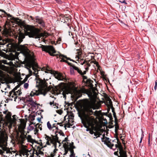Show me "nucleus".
Instances as JSON below:
<instances>
[{
    "mask_svg": "<svg viewBox=\"0 0 157 157\" xmlns=\"http://www.w3.org/2000/svg\"><path fill=\"white\" fill-rule=\"evenodd\" d=\"M95 104V103H92L88 100L86 99L84 101L83 105L84 113L82 115L80 114L78 115L83 126L86 128V131H87L90 130L88 126H92L94 124V118L92 115H95V114H97L96 113L98 112V111H96L94 113L92 109V108L93 109L98 108V106L95 107L94 106Z\"/></svg>",
    "mask_w": 157,
    "mask_h": 157,
    "instance_id": "obj_1",
    "label": "nucleus"
},
{
    "mask_svg": "<svg viewBox=\"0 0 157 157\" xmlns=\"http://www.w3.org/2000/svg\"><path fill=\"white\" fill-rule=\"evenodd\" d=\"M26 31L25 33L29 37L39 38L41 37L46 38L48 34L46 33H40V29L28 25L26 28Z\"/></svg>",
    "mask_w": 157,
    "mask_h": 157,
    "instance_id": "obj_2",
    "label": "nucleus"
},
{
    "mask_svg": "<svg viewBox=\"0 0 157 157\" xmlns=\"http://www.w3.org/2000/svg\"><path fill=\"white\" fill-rule=\"evenodd\" d=\"M35 79L36 80V86L40 90L41 93L45 95L50 90L48 86V84L45 79L42 80L38 77H36Z\"/></svg>",
    "mask_w": 157,
    "mask_h": 157,
    "instance_id": "obj_3",
    "label": "nucleus"
},
{
    "mask_svg": "<svg viewBox=\"0 0 157 157\" xmlns=\"http://www.w3.org/2000/svg\"><path fill=\"white\" fill-rule=\"evenodd\" d=\"M25 34L24 33L20 32L16 36V39L18 40L17 43L18 45L17 46L18 50L23 52H26L28 50L27 47L24 45L20 44L23 41V39L25 38Z\"/></svg>",
    "mask_w": 157,
    "mask_h": 157,
    "instance_id": "obj_4",
    "label": "nucleus"
},
{
    "mask_svg": "<svg viewBox=\"0 0 157 157\" xmlns=\"http://www.w3.org/2000/svg\"><path fill=\"white\" fill-rule=\"evenodd\" d=\"M40 47L42 48L43 51L48 53L50 56H56L54 54L56 53V51L52 46L42 45Z\"/></svg>",
    "mask_w": 157,
    "mask_h": 157,
    "instance_id": "obj_5",
    "label": "nucleus"
},
{
    "mask_svg": "<svg viewBox=\"0 0 157 157\" xmlns=\"http://www.w3.org/2000/svg\"><path fill=\"white\" fill-rule=\"evenodd\" d=\"M101 141L104 142L105 144L107 145L111 149H113V147L114 146V145L111 143V140L109 138L105 136V135H103V137L101 138Z\"/></svg>",
    "mask_w": 157,
    "mask_h": 157,
    "instance_id": "obj_6",
    "label": "nucleus"
},
{
    "mask_svg": "<svg viewBox=\"0 0 157 157\" xmlns=\"http://www.w3.org/2000/svg\"><path fill=\"white\" fill-rule=\"evenodd\" d=\"M34 153L35 151L31 150L30 151H29L26 149H24L23 151V155H26L27 157H28V155H29V153L31 154L29 157H33L34 156Z\"/></svg>",
    "mask_w": 157,
    "mask_h": 157,
    "instance_id": "obj_7",
    "label": "nucleus"
},
{
    "mask_svg": "<svg viewBox=\"0 0 157 157\" xmlns=\"http://www.w3.org/2000/svg\"><path fill=\"white\" fill-rule=\"evenodd\" d=\"M34 21L38 23L42 27H44L45 26L44 22L43 19L38 16L36 17L35 20Z\"/></svg>",
    "mask_w": 157,
    "mask_h": 157,
    "instance_id": "obj_8",
    "label": "nucleus"
},
{
    "mask_svg": "<svg viewBox=\"0 0 157 157\" xmlns=\"http://www.w3.org/2000/svg\"><path fill=\"white\" fill-rule=\"evenodd\" d=\"M44 136H45V139L47 140V141L46 142V144L48 145H50L51 143H53L52 137V138L46 134H45Z\"/></svg>",
    "mask_w": 157,
    "mask_h": 157,
    "instance_id": "obj_9",
    "label": "nucleus"
},
{
    "mask_svg": "<svg viewBox=\"0 0 157 157\" xmlns=\"http://www.w3.org/2000/svg\"><path fill=\"white\" fill-rule=\"evenodd\" d=\"M55 78L59 80H63L64 79V77L62 76L60 73L57 72H55L54 74Z\"/></svg>",
    "mask_w": 157,
    "mask_h": 157,
    "instance_id": "obj_10",
    "label": "nucleus"
},
{
    "mask_svg": "<svg viewBox=\"0 0 157 157\" xmlns=\"http://www.w3.org/2000/svg\"><path fill=\"white\" fill-rule=\"evenodd\" d=\"M65 143L63 145V147L64 149V151H63V155H66L68 153L69 150L70 148L69 147V145H68V143Z\"/></svg>",
    "mask_w": 157,
    "mask_h": 157,
    "instance_id": "obj_11",
    "label": "nucleus"
},
{
    "mask_svg": "<svg viewBox=\"0 0 157 157\" xmlns=\"http://www.w3.org/2000/svg\"><path fill=\"white\" fill-rule=\"evenodd\" d=\"M93 81L90 79H88L86 80V82H85L86 85L89 87L92 88L93 87L94 85L92 84Z\"/></svg>",
    "mask_w": 157,
    "mask_h": 157,
    "instance_id": "obj_12",
    "label": "nucleus"
},
{
    "mask_svg": "<svg viewBox=\"0 0 157 157\" xmlns=\"http://www.w3.org/2000/svg\"><path fill=\"white\" fill-rule=\"evenodd\" d=\"M57 132V131L55 132V136L52 135V138L53 139V143H54V142L59 143V138L57 136V134H56V133Z\"/></svg>",
    "mask_w": 157,
    "mask_h": 157,
    "instance_id": "obj_13",
    "label": "nucleus"
},
{
    "mask_svg": "<svg viewBox=\"0 0 157 157\" xmlns=\"http://www.w3.org/2000/svg\"><path fill=\"white\" fill-rule=\"evenodd\" d=\"M117 144H116L115 145V147L118 148L119 151V152H120L121 151H123V148L122 146L121 145V143L120 142H119V143H117Z\"/></svg>",
    "mask_w": 157,
    "mask_h": 157,
    "instance_id": "obj_14",
    "label": "nucleus"
},
{
    "mask_svg": "<svg viewBox=\"0 0 157 157\" xmlns=\"http://www.w3.org/2000/svg\"><path fill=\"white\" fill-rule=\"evenodd\" d=\"M120 155L118 157H127L126 152L124 150L119 152Z\"/></svg>",
    "mask_w": 157,
    "mask_h": 157,
    "instance_id": "obj_15",
    "label": "nucleus"
},
{
    "mask_svg": "<svg viewBox=\"0 0 157 157\" xmlns=\"http://www.w3.org/2000/svg\"><path fill=\"white\" fill-rule=\"evenodd\" d=\"M90 133L91 134H94V136H98V137H100V135H101V134L98 132H94L92 130H90Z\"/></svg>",
    "mask_w": 157,
    "mask_h": 157,
    "instance_id": "obj_16",
    "label": "nucleus"
},
{
    "mask_svg": "<svg viewBox=\"0 0 157 157\" xmlns=\"http://www.w3.org/2000/svg\"><path fill=\"white\" fill-rule=\"evenodd\" d=\"M112 111L113 113V117L115 119V122H116L117 121V116H116V114L115 112L114 108L112 106V107L111 108Z\"/></svg>",
    "mask_w": 157,
    "mask_h": 157,
    "instance_id": "obj_17",
    "label": "nucleus"
},
{
    "mask_svg": "<svg viewBox=\"0 0 157 157\" xmlns=\"http://www.w3.org/2000/svg\"><path fill=\"white\" fill-rule=\"evenodd\" d=\"M72 67L73 68L74 70H75L77 71L78 73H79V74H82V71L81 70H80L78 67L75 66L74 65L72 66Z\"/></svg>",
    "mask_w": 157,
    "mask_h": 157,
    "instance_id": "obj_18",
    "label": "nucleus"
},
{
    "mask_svg": "<svg viewBox=\"0 0 157 157\" xmlns=\"http://www.w3.org/2000/svg\"><path fill=\"white\" fill-rule=\"evenodd\" d=\"M69 93V91L67 89H65V90L63 91L62 94L63 95V97L66 98V94H68Z\"/></svg>",
    "mask_w": 157,
    "mask_h": 157,
    "instance_id": "obj_19",
    "label": "nucleus"
},
{
    "mask_svg": "<svg viewBox=\"0 0 157 157\" xmlns=\"http://www.w3.org/2000/svg\"><path fill=\"white\" fill-rule=\"evenodd\" d=\"M43 148V147H40V146H38L37 147V150H38L39 155H43L44 154L43 152L41 151V150Z\"/></svg>",
    "mask_w": 157,
    "mask_h": 157,
    "instance_id": "obj_20",
    "label": "nucleus"
},
{
    "mask_svg": "<svg viewBox=\"0 0 157 157\" xmlns=\"http://www.w3.org/2000/svg\"><path fill=\"white\" fill-rule=\"evenodd\" d=\"M20 86V85H18L17 86H16L10 92V96L11 95V94H12L13 93V92L16 91L18 88Z\"/></svg>",
    "mask_w": 157,
    "mask_h": 157,
    "instance_id": "obj_21",
    "label": "nucleus"
},
{
    "mask_svg": "<svg viewBox=\"0 0 157 157\" xmlns=\"http://www.w3.org/2000/svg\"><path fill=\"white\" fill-rule=\"evenodd\" d=\"M13 95H15V96L17 95H19L21 94V91H20L19 90H18V91H15L13 92Z\"/></svg>",
    "mask_w": 157,
    "mask_h": 157,
    "instance_id": "obj_22",
    "label": "nucleus"
},
{
    "mask_svg": "<svg viewBox=\"0 0 157 157\" xmlns=\"http://www.w3.org/2000/svg\"><path fill=\"white\" fill-rule=\"evenodd\" d=\"M27 139H28V141L29 142H32V141H34V140H33L31 136L30 135H28L27 136Z\"/></svg>",
    "mask_w": 157,
    "mask_h": 157,
    "instance_id": "obj_23",
    "label": "nucleus"
},
{
    "mask_svg": "<svg viewBox=\"0 0 157 157\" xmlns=\"http://www.w3.org/2000/svg\"><path fill=\"white\" fill-rule=\"evenodd\" d=\"M6 116L7 117L8 119L10 121H12V119L11 117V114L10 113H8L7 114Z\"/></svg>",
    "mask_w": 157,
    "mask_h": 157,
    "instance_id": "obj_24",
    "label": "nucleus"
},
{
    "mask_svg": "<svg viewBox=\"0 0 157 157\" xmlns=\"http://www.w3.org/2000/svg\"><path fill=\"white\" fill-rule=\"evenodd\" d=\"M107 102L109 103L110 106H112V102L111 100L109 98L107 99Z\"/></svg>",
    "mask_w": 157,
    "mask_h": 157,
    "instance_id": "obj_25",
    "label": "nucleus"
},
{
    "mask_svg": "<svg viewBox=\"0 0 157 157\" xmlns=\"http://www.w3.org/2000/svg\"><path fill=\"white\" fill-rule=\"evenodd\" d=\"M117 121L116 122H115V131L116 133L117 132V131L119 129V127L117 124Z\"/></svg>",
    "mask_w": 157,
    "mask_h": 157,
    "instance_id": "obj_26",
    "label": "nucleus"
},
{
    "mask_svg": "<svg viewBox=\"0 0 157 157\" xmlns=\"http://www.w3.org/2000/svg\"><path fill=\"white\" fill-rule=\"evenodd\" d=\"M29 104L34 107H36V106L38 105L36 102L33 101L31 103H30Z\"/></svg>",
    "mask_w": 157,
    "mask_h": 157,
    "instance_id": "obj_27",
    "label": "nucleus"
},
{
    "mask_svg": "<svg viewBox=\"0 0 157 157\" xmlns=\"http://www.w3.org/2000/svg\"><path fill=\"white\" fill-rule=\"evenodd\" d=\"M62 55L61 54H60L59 55V56L60 58L61 59V60L60 61V62H66V60H65L64 59H65L64 57H63V56H62L61 57H61V56Z\"/></svg>",
    "mask_w": 157,
    "mask_h": 157,
    "instance_id": "obj_28",
    "label": "nucleus"
},
{
    "mask_svg": "<svg viewBox=\"0 0 157 157\" xmlns=\"http://www.w3.org/2000/svg\"><path fill=\"white\" fill-rule=\"evenodd\" d=\"M76 50L78 51L77 54V55L79 57H81L82 56V52L81 51H80L78 49H77Z\"/></svg>",
    "mask_w": 157,
    "mask_h": 157,
    "instance_id": "obj_29",
    "label": "nucleus"
},
{
    "mask_svg": "<svg viewBox=\"0 0 157 157\" xmlns=\"http://www.w3.org/2000/svg\"><path fill=\"white\" fill-rule=\"evenodd\" d=\"M47 126L49 130H51L52 129V127L49 121H48L47 123Z\"/></svg>",
    "mask_w": 157,
    "mask_h": 157,
    "instance_id": "obj_30",
    "label": "nucleus"
},
{
    "mask_svg": "<svg viewBox=\"0 0 157 157\" xmlns=\"http://www.w3.org/2000/svg\"><path fill=\"white\" fill-rule=\"evenodd\" d=\"M74 143L73 142H72L70 144V146L69 147L70 149H74L75 148V147L73 145Z\"/></svg>",
    "mask_w": 157,
    "mask_h": 157,
    "instance_id": "obj_31",
    "label": "nucleus"
},
{
    "mask_svg": "<svg viewBox=\"0 0 157 157\" xmlns=\"http://www.w3.org/2000/svg\"><path fill=\"white\" fill-rule=\"evenodd\" d=\"M70 73L71 75H74L75 73L74 70L73 68L72 67L70 68Z\"/></svg>",
    "mask_w": 157,
    "mask_h": 157,
    "instance_id": "obj_32",
    "label": "nucleus"
},
{
    "mask_svg": "<svg viewBox=\"0 0 157 157\" xmlns=\"http://www.w3.org/2000/svg\"><path fill=\"white\" fill-rule=\"evenodd\" d=\"M82 78L83 79V81L85 82H86V80H88L87 79V77L86 76H84L82 75Z\"/></svg>",
    "mask_w": 157,
    "mask_h": 157,
    "instance_id": "obj_33",
    "label": "nucleus"
},
{
    "mask_svg": "<svg viewBox=\"0 0 157 157\" xmlns=\"http://www.w3.org/2000/svg\"><path fill=\"white\" fill-rule=\"evenodd\" d=\"M58 133L60 134V135L62 136H64L65 135L64 133L62 132V131L61 130H59Z\"/></svg>",
    "mask_w": 157,
    "mask_h": 157,
    "instance_id": "obj_34",
    "label": "nucleus"
},
{
    "mask_svg": "<svg viewBox=\"0 0 157 157\" xmlns=\"http://www.w3.org/2000/svg\"><path fill=\"white\" fill-rule=\"evenodd\" d=\"M28 78V76H26L23 81V83H25L27 81Z\"/></svg>",
    "mask_w": 157,
    "mask_h": 157,
    "instance_id": "obj_35",
    "label": "nucleus"
},
{
    "mask_svg": "<svg viewBox=\"0 0 157 157\" xmlns=\"http://www.w3.org/2000/svg\"><path fill=\"white\" fill-rule=\"evenodd\" d=\"M65 17L64 16V15L63 14H61L59 17L58 18V19L59 20L60 19V20H61V18H64Z\"/></svg>",
    "mask_w": 157,
    "mask_h": 157,
    "instance_id": "obj_36",
    "label": "nucleus"
},
{
    "mask_svg": "<svg viewBox=\"0 0 157 157\" xmlns=\"http://www.w3.org/2000/svg\"><path fill=\"white\" fill-rule=\"evenodd\" d=\"M25 126H26V124H21V128L22 129H24L25 128Z\"/></svg>",
    "mask_w": 157,
    "mask_h": 157,
    "instance_id": "obj_37",
    "label": "nucleus"
},
{
    "mask_svg": "<svg viewBox=\"0 0 157 157\" xmlns=\"http://www.w3.org/2000/svg\"><path fill=\"white\" fill-rule=\"evenodd\" d=\"M28 86L29 84L27 83H25L24 85V87L25 89L28 88Z\"/></svg>",
    "mask_w": 157,
    "mask_h": 157,
    "instance_id": "obj_38",
    "label": "nucleus"
},
{
    "mask_svg": "<svg viewBox=\"0 0 157 157\" xmlns=\"http://www.w3.org/2000/svg\"><path fill=\"white\" fill-rule=\"evenodd\" d=\"M119 2L121 3H124L125 5L127 4V3L126 2L125 0H124L123 1L119 0Z\"/></svg>",
    "mask_w": 157,
    "mask_h": 157,
    "instance_id": "obj_39",
    "label": "nucleus"
},
{
    "mask_svg": "<svg viewBox=\"0 0 157 157\" xmlns=\"http://www.w3.org/2000/svg\"><path fill=\"white\" fill-rule=\"evenodd\" d=\"M16 116L15 115H13V120H12V121H10L11 122H14V121H16Z\"/></svg>",
    "mask_w": 157,
    "mask_h": 157,
    "instance_id": "obj_40",
    "label": "nucleus"
},
{
    "mask_svg": "<svg viewBox=\"0 0 157 157\" xmlns=\"http://www.w3.org/2000/svg\"><path fill=\"white\" fill-rule=\"evenodd\" d=\"M157 81L156 80L155 81V86H154V89L155 90V91L156 90V89H157Z\"/></svg>",
    "mask_w": 157,
    "mask_h": 157,
    "instance_id": "obj_41",
    "label": "nucleus"
},
{
    "mask_svg": "<svg viewBox=\"0 0 157 157\" xmlns=\"http://www.w3.org/2000/svg\"><path fill=\"white\" fill-rule=\"evenodd\" d=\"M62 56L64 57V58H65V59H67V60H70H70H71V59L70 58H68V57H67L66 56H64V55H62L60 57H62Z\"/></svg>",
    "mask_w": 157,
    "mask_h": 157,
    "instance_id": "obj_42",
    "label": "nucleus"
},
{
    "mask_svg": "<svg viewBox=\"0 0 157 157\" xmlns=\"http://www.w3.org/2000/svg\"><path fill=\"white\" fill-rule=\"evenodd\" d=\"M65 63H67V64L69 65L71 67H72V66L74 65L72 64L71 63H69V62H68V61H66Z\"/></svg>",
    "mask_w": 157,
    "mask_h": 157,
    "instance_id": "obj_43",
    "label": "nucleus"
},
{
    "mask_svg": "<svg viewBox=\"0 0 157 157\" xmlns=\"http://www.w3.org/2000/svg\"><path fill=\"white\" fill-rule=\"evenodd\" d=\"M141 136H141V139H140V143H141L142 141V138H143V137L144 136V134H143V132L142 133Z\"/></svg>",
    "mask_w": 157,
    "mask_h": 157,
    "instance_id": "obj_44",
    "label": "nucleus"
},
{
    "mask_svg": "<svg viewBox=\"0 0 157 157\" xmlns=\"http://www.w3.org/2000/svg\"><path fill=\"white\" fill-rule=\"evenodd\" d=\"M75 59H77L76 60H77L78 61V59H80V58L78 56H77L76 55L75 56Z\"/></svg>",
    "mask_w": 157,
    "mask_h": 157,
    "instance_id": "obj_45",
    "label": "nucleus"
},
{
    "mask_svg": "<svg viewBox=\"0 0 157 157\" xmlns=\"http://www.w3.org/2000/svg\"><path fill=\"white\" fill-rule=\"evenodd\" d=\"M87 67L86 68V70H87L88 69L89 67L90 66V63H87Z\"/></svg>",
    "mask_w": 157,
    "mask_h": 157,
    "instance_id": "obj_46",
    "label": "nucleus"
},
{
    "mask_svg": "<svg viewBox=\"0 0 157 157\" xmlns=\"http://www.w3.org/2000/svg\"><path fill=\"white\" fill-rule=\"evenodd\" d=\"M34 151H35H35L36 152V155H37V156H39V153H38V150H37V149L36 150H34Z\"/></svg>",
    "mask_w": 157,
    "mask_h": 157,
    "instance_id": "obj_47",
    "label": "nucleus"
},
{
    "mask_svg": "<svg viewBox=\"0 0 157 157\" xmlns=\"http://www.w3.org/2000/svg\"><path fill=\"white\" fill-rule=\"evenodd\" d=\"M57 113L60 114H61L62 113V111L61 110H58Z\"/></svg>",
    "mask_w": 157,
    "mask_h": 157,
    "instance_id": "obj_48",
    "label": "nucleus"
},
{
    "mask_svg": "<svg viewBox=\"0 0 157 157\" xmlns=\"http://www.w3.org/2000/svg\"><path fill=\"white\" fill-rule=\"evenodd\" d=\"M9 15L10 16V17H11V19H13L14 21H16V20L15 19V18H14L13 17H12L11 15H10V14H9Z\"/></svg>",
    "mask_w": 157,
    "mask_h": 157,
    "instance_id": "obj_49",
    "label": "nucleus"
},
{
    "mask_svg": "<svg viewBox=\"0 0 157 157\" xmlns=\"http://www.w3.org/2000/svg\"><path fill=\"white\" fill-rule=\"evenodd\" d=\"M33 101V100L32 98H29L28 100V101L30 103H31Z\"/></svg>",
    "mask_w": 157,
    "mask_h": 157,
    "instance_id": "obj_50",
    "label": "nucleus"
},
{
    "mask_svg": "<svg viewBox=\"0 0 157 157\" xmlns=\"http://www.w3.org/2000/svg\"><path fill=\"white\" fill-rule=\"evenodd\" d=\"M95 62V64L96 65V66L98 67H99V65L98 63V62H97V61L96 62Z\"/></svg>",
    "mask_w": 157,
    "mask_h": 157,
    "instance_id": "obj_51",
    "label": "nucleus"
},
{
    "mask_svg": "<svg viewBox=\"0 0 157 157\" xmlns=\"http://www.w3.org/2000/svg\"><path fill=\"white\" fill-rule=\"evenodd\" d=\"M86 71H84L83 72L82 71V74H80L81 75H84L85 74H86Z\"/></svg>",
    "mask_w": 157,
    "mask_h": 157,
    "instance_id": "obj_52",
    "label": "nucleus"
},
{
    "mask_svg": "<svg viewBox=\"0 0 157 157\" xmlns=\"http://www.w3.org/2000/svg\"><path fill=\"white\" fill-rule=\"evenodd\" d=\"M29 17L31 18V19L32 20H33L34 21V20H35V18L33 17H32V16H29Z\"/></svg>",
    "mask_w": 157,
    "mask_h": 157,
    "instance_id": "obj_53",
    "label": "nucleus"
},
{
    "mask_svg": "<svg viewBox=\"0 0 157 157\" xmlns=\"http://www.w3.org/2000/svg\"><path fill=\"white\" fill-rule=\"evenodd\" d=\"M56 125V124H53V126L52 127V128H53L54 127L56 128L57 127V125Z\"/></svg>",
    "mask_w": 157,
    "mask_h": 157,
    "instance_id": "obj_54",
    "label": "nucleus"
},
{
    "mask_svg": "<svg viewBox=\"0 0 157 157\" xmlns=\"http://www.w3.org/2000/svg\"><path fill=\"white\" fill-rule=\"evenodd\" d=\"M67 140H68V138L67 137L65 138L64 140L62 142H63L64 141H66Z\"/></svg>",
    "mask_w": 157,
    "mask_h": 157,
    "instance_id": "obj_55",
    "label": "nucleus"
},
{
    "mask_svg": "<svg viewBox=\"0 0 157 157\" xmlns=\"http://www.w3.org/2000/svg\"><path fill=\"white\" fill-rule=\"evenodd\" d=\"M114 154L115 155H117L118 156H119L118 154V151H117V152H114Z\"/></svg>",
    "mask_w": 157,
    "mask_h": 157,
    "instance_id": "obj_56",
    "label": "nucleus"
},
{
    "mask_svg": "<svg viewBox=\"0 0 157 157\" xmlns=\"http://www.w3.org/2000/svg\"><path fill=\"white\" fill-rule=\"evenodd\" d=\"M41 118L38 117L37 118V120L39 122H40L41 121Z\"/></svg>",
    "mask_w": 157,
    "mask_h": 157,
    "instance_id": "obj_57",
    "label": "nucleus"
},
{
    "mask_svg": "<svg viewBox=\"0 0 157 157\" xmlns=\"http://www.w3.org/2000/svg\"><path fill=\"white\" fill-rule=\"evenodd\" d=\"M54 101H53V102H51L49 103V104L50 105H52V104H54Z\"/></svg>",
    "mask_w": 157,
    "mask_h": 157,
    "instance_id": "obj_58",
    "label": "nucleus"
},
{
    "mask_svg": "<svg viewBox=\"0 0 157 157\" xmlns=\"http://www.w3.org/2000/svg\"><path fill=\"white\" fill-rule=\"evenodd\" d=\"M33 127H30V128L29 129L30 130H32L33 129Z\"/></svg>",
    "mask_w": 157,
    "mask_h": 157,
    "instance_id": "obj_59",
    "label": "nucleus"
},
{
    "mask_svg": "<svg viewBox=\"0 0 157 157\" xmlns=\"http://www.w3.org/2000/svg\"><path fill=\"white\" fill-rule=\"evenodd\" d=\"M96 62V60H95V61H92L91 62V63H94V64H95V62Z\"/></svg>",
    "mask_w": 157,
    "mask_h": 157,
    "instance_id": "obj_60",
    "label": "nucleus"
},
{
    "mask_svg": "<svg viewBox=\"0 0 157 157\" xmlns=\"http://www.w3.org/2000/svg\"><path fill=\"white\" fill-rule=\"evenodd\" d=\"M38 144H40V146H42V142H40V143H38Z\"/></svg>",
    "mask_w": 157,
    "mask_h": 157,
    "instance_id": "obj_61",
    "label": "nucleus"
},
{
    "mask_svg": "<svg viewBox=\"0 0 157 157\" xmlns=\"http://www.w3.org/2000/svg\"><path fill=\"white\" fill-rule=\"evenodd\" d=\"M14 95H13V94L12 95V94H11V96H10V94H9V96H11L12 98H13L14 97Z\"/></svg>",
    "mask_w": 157,
    "mask_h": 157,
    "instance_id": "obj_62",
    "label": "nucleus"
},
{
    "mask_svg": "<svg viewBox=\"0 0 157 157\" xmlns=\"http://www.w3.org/2000/svg\"><path fill=\"white\" fill-rule=\"evenodd\" d=\"M148 144H150V136H149V137Z\"/></svg>",
    "mask_w": 157,
    "mask_h": 157,
    "instance_id": "obj_63",
    "label": "nucleus"
},
{
    "mask_svg": "<svg viewBox=\"0 0 157 157\" xmlns=\"http://www.w3.org/2000/svg\"><path fill=\"white\" fill-rule=\"evenodd\" d=\"M17 97L16 96V97H15L14 98V100L15 101H16V99H17Z\"/></svg>",
    "mask_w": 157,
    "mask_h": 157,
    "instance_id": "obj_64",
    "label": "nucleus"
}]
</instances>
